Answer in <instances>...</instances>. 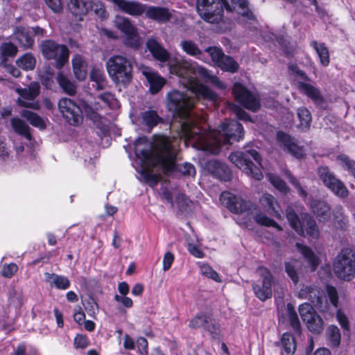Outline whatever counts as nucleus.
Instances as JSON below:
<instances>
[{
    "label": "nucleus",
    "mask_w": 355,
    "mask_h": 355,
    "mask_svg": "<svg viewBox=\"0 0 355 355\" xmlns=\"http://www.w3.org/2000/svg\"><path fill=\"white\" fill-rule=\"evenodd\" d=\"M146 48L156 60L165 62L170 58L168 51L155 38L151 37L147 40Z\"/></svg>",
    "instance_id": "obj_24"
},
{
    "label": "nucleus",
    "mask_w": 355,
    "mask_h": 355,
    "mask_svg": "<svg viewBox=\"0 0 355 355\" xmlns=\"http://www.w3.org/2000/svg\"><path fill=\"white\" fill-rule=\"evenodd\" d=\"M218 67L223 71L236 73L239 70V64L232 57L225 54Z\"/></svg>",
    "instance_id": "obj_51"
},
{
    "label": "nucleus",
    "mask_w": 355,
    "mask_h": 355,
    "mask_svg": "<svg viewBox=\"0 0 355 355\" xmlns=\"http://www.w3.org/2000/svg\"><path fill=\"white\" fill-rule=\"evenodd\" d=\"M297 114L300 120L297 127L303 132L308 131L312 122L311 112L306 107H300L297 110Z\"/></svg>",
    "instance_id": "obj_38"
},
{
    "label": "nucleus",
    "mask_w": 355,
    "mask_h": 355,
    "mask_svg": "<svg viewBox=\"0 0 355 355\" xmlns=\"http://www.w3.org/2000/svg\"><path fill=\"white\" fill-rule=\"evenodd\" d=\"M162 150L166 154L165 161L160 159L162 162H164L162 169L164 174L166 175L168 173L179 172L184 176H194L196 175V168L192 164L185 162L183 164H178L176 163L177 155L175 147L172 144L169 149L166 145H163Z\"/></svg>",
    "instance_id": "obj_7"
},
{
    "label": "nucleus",
    "mask_w": 355,
    "mask_h": 355,
    "mask_svg": "<svg viewBox=\"0 0 355 355\" xmlns=\"http://www.w3.org/2000/svg\"><path fill=\"white\" fill-rule=\"evenodd\" d=\"M40 92V86L37 82H31L28 87L17 89L19 95L26 100L35 99Z\"/></svg>",
    "instance_id": "obj_43"
},
{
    "label": "nucleus",
    "mask_w": 355,
    "mask_h": 355,
    "mask_svg": "<svg viewBox=\"0 0 355 355\" xmlns=\"http://www.w3.org/2000/svg\"><path fill=\"white\" fill-rule=\"evenodd\" d=\"M301 253L310 265L311 270L312 272L315 271L320 264V259L313 250L309 246L302 245Z\"/></svg>",
    "instance_id": "obj_48"
},
{
    "label": "nucleus",
    "mask_w": 355,
    "mask_h": 355,
    "mask_svg": "<svg viewBox=\"0 0 355 355\" xmlns=\"http://www.w3.org/2000/svg\"><path fill=\"white\" fill-rule=\"evenodd\" d=\"M232 94L235 101L245 109L256 112L261 108L259 95L251 92L242 83L236 82L233 85Z\"/></svg>",
    "instance_id": "obj_8"
},
{
    "label": "nucleus",
    "mask_w": 355,
    "mask_h": 355,
    "mask_svg": "<svg viewBox=\"0 0 355 355\" xmlns=\"http://www.w3.org/2000/svg\"><path fill=\"white\" fill-rule=\"evenodd\" d=\"M10 125L17 135L25 137L28 141L32 139L31 128L24 121L18 117H12L10 119Z\"/></svg>",
    "instance_id": "obj_35"
},
{
    "label": "nucleus",
    "mask_w": 355,
    "mask_h": 355,
    "mask_svg": "<svg viewBox=\"0 0 355 355\" xmlns=\"http://www.w3.org/2000/svg\"><path fill=\"white\" fill-rule=\"evenodd\" d=\"M92 4V10L94 11L96 17L101 20H105L108 17L109 13L106 10L104 4L101 1L93 0V3Z\"/></svg>",
    "instance_id": "obj_60"
},
{
    "label": "nucleus",
    "mask_w": 355,
    "mask_h": 355,
    "mask_svg": "<svg viewBox=\"0 0 355 355\" xmlns=\"http://www.w3.org/2000/svg\"><path fill=\"white\" fill-rule=\"evenodd\" d=\"M298 87L315 105L321 106L324 103V98L318 88L304 82H300Z\"/></svg>",
    "instance_id": "obj_26"
},
{
    "label": "nucleus",
    "mask_w": 355,
    "mask_h": 355,
    "mask_svg": "<svg viewBox=\"0 0 355 355\" xmlns=\"http://www.w3.org/2000/svg\"><path fill=\"white\" fill-rule=\"evenodd\" d=\"M204 331L208 332L213 340H219L220 338V325L216 322L214 317L211 319L210 323H208Z\"/></svg>",
    "instance_id": "obj_58"
},
{
    "label": "nucleus",
    "mask_w": 355,
    "mask_h": 355,
    "mask_svg": "<svg viewBox=\"0 0 355 355\" xmlns=\"http://www.w3.org/2000/svg\"><path fill=\"white\" fill-rule=\"evenodd\" d=\"M336 160L345 170L348 171L355 179V160L351 159L345 154H340L336 156Z\"/></svg>",
    "instance_id": "obj_53"
},
{
    "label": "nucleus",
    "mask_w": 355,
    "mask_h": 355,
    "mask_svg": "<svg viewBox=\"0 0 355 355\" xmlns=\"http://www.w3.org/2000/svg\"><path fill=\"white\" fill-rule=\"evenodd\" d=\"M282 347L281 355H291L295 353L297 347L296 340L294 336L289 332H284L280 339Z\"/></svg>",
    "instance_id": "obj_36"
},
{
    "label": "nucleus",
    "mask_w": 355,
    "mask_h": 355,
    "mask_svg": "<svg viewBox=\"0 0 355 355\" xmlns=\"http://www.w3.org/2000/svg\"><path fill=\"white\" fill-rule=\"evenodd\" d=\"M232 11H236L238 14L239 23L244 25L250 23L255 24L258 23L257 16L249 8L248 0H230Z\"/></svg>",
    "instance_id": "obj_16"
},
{
    "label": "nucleus",
    "mask_w": 355,
    "mask_h": 355,
    "mask_svg": "<svg viewBox=\"0 0 355 355\" xmlns=\"http://www.w3.org/2000/svg\"><path fill=\"white\" fill-rule=\"evenodd\" d=\"M310 208L320 221H327L331 218V207L329 203L321 199H313L310 201Z\"/></svg>",
    "instance_id": "obj_20"
},
{
    "label": "nucleus",
    "mask_w": 355,
    "mask_h": 355,
    "mask_svg": "<svg viewBox=\"0 0 355 355\" xmlns=\"http://www.w3.org/2000/svg\"><path fill=\"white\" fill-rule=\"evenodd\" d=\"M180 47L182 51L190 56L200 58L202 55V51L200 49L198 44L191 40H184L180 42Z\"/></svg>",
    "instance_id": "obj_46"
},
{
    "label": "nucleus",
    "mask_w": 355,
    "mask_h": 355,
    "mask_svg": "<svg viewBox=\"0 0 355 355\" xmlns=\"http://www.w3.org/2000/svg\"><path fill=\"white\" fill-rule=\"evenodd\" d=\"M141 123L146 125L149 130L159 123H164V119L161 117L156 110H149L141 113Z\"/></svg>",
    "instance_id": "obj_30"
},
{
    "label": "nucleus",
    "mask_w": 355,
    "mask_h": 355,
    "mask_svg": "<svg viewBox=\"0 0 355 355\" xmlns=\"http://www.w3.org/2000/svg\"><path fill=\"white\" fill-rule=\"evenodd\" d=\"M205 51L208 53L212 61L218 66L220 63L225 53L221 48L217 46H208L205 49Z\"/></svg>",
    "instance_id": "obj_63"
},
{
    "label": "nucleus",
    "mask_w": 355,
    "mask_h": 355,
    "mask_svg": "<svg viewBox=\"0 0 355 355\" xmlns=\"http://www.w3.org/2000/svg\"><path fill=\"white\" fill-rule=\"evenodd\" d=\"M73 74L77 80L83 81L87 76V63L80 54L75 55L71 60Z\"/></svg>",
    "instance_id": "obj_28"
},
{
    "label": "nucleus",
    "mask_w": 355,
    "mask_h": 355,
    "mask_svg": "<svg viewBox=\"0 0 355 355\" xmlns=\"http://www.w3.org/2000/svg\"><path fill=\"white\" fill-rule=\"evenodd\" d=\"M215 5H213L214 8H211L212 6L211 0L207 2L209 10L201 11L199 14L200 17L206 21L211 24L218 23L223 18L224 14V9L228 12H232L231 6L227 0H214Z\"/></svg>",
    "instance_id": "obj_13"
},
{
    "label": "nucleus",
    "mask_w": 355,
    "mask_h": 355,
    "mask_svg": "<svg viewBox=\"0 0 355 355\" xmlns=\"http://www.w3.org/2000/svg\"><path fill=\"white\" fill-rule=\"evenodd\" d=\"M303 266V263L296 259H292L284 262L285 272L295 285H297L300 281Z\"/></svg>",
    "instance_id": "obj_25"
},
{
    "label": "nucleus",
    "mask_w": 355,
    "mask_h": 355,
    "mask_svg": "<svg viewBox=\"0 0 355 355\" xmlns=\"http://www.w3.org/2000/svg\"><path fill=\"white\" fill-rule=\"evenodd\" d=\"M166 107L173 119L182 121L179 135L185 139H194L202 134L198 122L191 117L193 100L187 94L172 89L166 95Z\"/></svg>",
    "instance_id": "obj_1"
},
{
    "label": "nucleus",
    "mask_w": 355,
    "mask_h": 355,
    "mask_svg": "<svg viewBox=\"0 0 355 355\" xmlns=\"http://www.w3.org/2000/svg\"><path fill=\"white\" fill-rule=\"evenodd\" d=\"M208 169L212 176L222 182H229L232 178V171L224 162L213 160L207 164Z\"/></svg>",
    "instance_id": "obj_18"
},
{
    "label": "nucleus",
    "mask_w": 355,
    "mask_h": 355,
    "mask_svg": "<svg viewBox=\"0 0 355 355\" xmlns=\"http://www.w3.org/2000/svg\"><path fill=\"white\" fill-rule=\"evenodd\" d=\"M140 174L144 178V182L151 188L155 187L162 179L160 175L153 173L150 169H143Z\"/></svg>",
    "instance_id": "obj_55"
},
{
    "label": "nucleus",
    "mask_w": 355,
    "mask_h": 355,
    "mask_svg": "<svg viewBox=\"0 0 355 355\" xmlns=\"http://www.w3.org/2000/svg\"><path fill=\"white\" fill-rule=\"evenodd\" d=\"M224 135V143L232 145L243 140L245 131L243 125L236 120H229L221 125Z\"/></svg>",
    "instance_id": "obj_15"
},
{
    "label": "nucleus",
    "mask_w": 355,
    "mask_h": 355,
    "mask_svg": "<svg viewBox=\"0 0 355 355\" xmlns=\"http://www.w3.org/2000/svg\"><path fill=\"white\" fill-rule=\"evenodd\" d=\"M113 2L125 13L132 16H141L145 12L146 5L138 1L127 0H112Z\"/></svg>",
    "instance_id": "obj_21"
},
{
    "label": "nucleus",
    "mask_w": 355,
    "mask_h": 355,
    "mask_svg": "<svg viewBox=\"0 0 355 355\" xmlns=\"http://www.w3.org/2000/svg\"><path fill=\"white\" fill-rule=\"evenodd\" d=\"M115 26L125 35V44L127 46L137 49L141 46L140 37L137 28L130 19L116 15L114 19Z\"/></svg>",
    "instance_id": "obj_11"
},
{
    "label": "nucleus",
    "mask_w": 355,
    "mask_h": 355,
    "mask_svg": "<svg viewBox=\"0 0 355 355\" xmlns=\"http://www.w3.org/2000/svg\"><path fill=\"white\" fill-rule=\"evenodd\" d=\"M144 75L150 85L149 90L153 94L158 93L166 84V79L157 72H145Z\"/></svg>",
    "instance_id": "obj_31"
},
{
    "label": "nucleus",
    "mask_w": 355,
    "mask_h": 355,
    "mask_svg": "<svg viewBox=\"0 0 355 355\" xmlns=\"http://www.w3.org/2000/svg\"><path fill=\"white\" fill-rule=\"evenodd\" d=\"M200 272L207 277L214 280L216 282H221L222 279L218 273L207 263H203L200 266Z\"/></svg>",
    "instance_id": "obj_61"
},
{
    "label": "nucleus",
    "mask_w": 355,
    "mask_h": 355,
    "mask_svg": "<svg viewBox=\"0 0 355 355\" xmlns=\"http://www.w3.org/2000/svg\"><path fill=\"white\" fill-rule=\"evenodd\" d=\"M175 202L179 211L184 213L188 211L191 201L186 194L178 193L175 198Z\"/></svg>",
    "instance_id": "obj_62"
},
{
    "label": "nucleus",
    "mask_w": 355,
    "mask_h": 355,
    "mask_svg": "<svg viewBox=\"0 0 355 355\" xmlns=\"http://www.w3.org/2000/svg\"><path fill=\"white\" fill-rule=\"evenodd\" d=\"M298 311L302 322L310 332L314 335H320L323 332L324 322L310 303L301 304Z\"/></svg>",
    "instance_id": "obj_9"
},
{
    "label": "nucleus",
    "mask_w": 355,
    "mask_h": 355,
    "mask_svg": "<svg viewBox=\"0 0 355 355\" xmlns=\"http://www.w3.org/2000/svg\"><path fill=\"white\" fill-rule=\"evenodd\" d=\"M302 294L304 297L311 301L314 306H318L322 304V298L320 291L315 286H306L301 290Z\"/></svg>",
    "instance_id": "obj_41"
},
{
    "label": "nucleus",
    "mask_w": 355,
    "mask_h": 355,
    "mask_svg": "<svg viewBox=\"0 0 355 355\" xmlns=\"http://www.w3.org/2000/svg\"><path fill=\"white\" fill-rule=\"evenodd\" d=\"M17 67L26 71L33 70L36 65V59L31 53H26L16 60Z\"/></svg>",
    "instance_id": "obj_44"
},
{
    "label": "nucleus",
    "mask_w": 355,
    "mask_h": 355,
    "mask_svg": "<svg viewBox=\"0 0 355 355\" xmlns=\"http://www.w3.org/2000/svg\"><path fill=\"white\" fill-rule=\"evenodd\" d=\"M325 288L330 303L334 308L338 309L339 306V296L336 288L332 285L327 284Z\"/></svg>",
    "instance_id": "obj_64"
},
{
    "label": "nucleus",
    "mask_w": 355,
    "mask_h": 355,
    "mask_svg": "<svg viewBox=\"0 0 355 355\" xmlns=\"http://www.w3.org/2000/svg\"><path fill=\"white\" fill-rule=\"evenodd\" d=\"M260 203L267 212L280 220L282 218L283 211L277 200L270 193H264L260 198Z\"/></svg>",
    "instance_id": "obj_22"
},
{
    "label": "nucleus",
    "mask_w": 355,
    "mask_h": 355,
    "mask_svg": "<svg viewBox=\"0 0 355 355\" xmlns=\"http://www.w3.org/2000/svg\"><path fill=\"white\" fill-rule=\"evenodd\" d=\"M311 46L316 51L320 64L324 67H327L330 62L329 53L328 48L324 42L318 43L313 40L311 42Z\"/></svg>",
    "instance_id": "obj_40"
},
{
    "label": "nucleus",
    "mask_w": 355,
    "mask_h": 355,
    "mask_svg": "<svg viewBox=\"0 0 355 355\" xmlns=\"http://www.w3.org/2000/svg\"><path fill=\"white\" fill-rule=\"evenodd\" d=\"M171 144V141L170 137L162 135L159 137L156 140L154 146V151H152L150 149H142L140 150L137 149L135 150V153L136 155L144 162L150 163L153 167L159 166L162 170L164 162H162L160 159L165 161L166 159V154L162 151V146L163 145H166L169 149Z\"/></svg>",
    "instance_id": "obj_6"
},
{
    "label": "nucleus",
    "mask_w": 355,
    "mask_h": 355,
    "mask_svg": "<svg viewBox=\"0 0 355 355\" xmlns=\"http://www.w3.org/2000/svg\"><path fill=\"white\" fill-rule=\"evenodd\" d=\"M270 183L280 193L287 194L290 189L286 182L279 175L276 174H270L268 176Z\"/></svg>",
    "instance_id": "obj_54"
},
{
    "label": "nucleus",
    "mask_w": 355,
    "mask_h": 355,
    "mask_svg": "<svg viewBox=\"0 0 355 355\" xmlns=\"http://www.w3.org/2000/svg\"><path fill=\"white\" fill-rule=\"evenodd\" d=\"M106 67L113 82L127 86L132 81L133 66L127 58L122 55H113L107 61Z\"/></svg>",
    "instance_id": "obj_3"
},
{
    "label": "nucleus",
    "mask_w": 355,
    "mask_h": 355,
    "mask_svg": "<svg viewBox=\"0 0 355 355\" xmlns=\"http://www.w3.org/2000/svg\"><path fill=\"white\" fill-rule=\"evenodd\" d=\"M21 115L22 117L25 118L31 125L41 130L46 128L44 120L38 114L31 110H23L21 112Z\"/></svg>",
    "instance_id": "obj_39"
},
{
    "label": "nucleus",
    "mask_w": 355,
    "mask_h": 355,
    "mask_svg": "<svg viewBox=\"0 0 355 355\" xmlns=\"http://www.w3.org/2000/svg\"><path fill=\"white\" fill-rule=\"evenodd\" d=\"M44 277L45 282L51 287H55L58 290H67L71 286L70 280L66 276L46 272L44 273Z\"/></svg>",
    "instance_id": "obj_29"
},
{
    "label": "nucleus",
    "mask_w": 355,
    "mask_h": 355,
    "mask_svg": "<svg viewBox=\"0 0 355 355\" xmlns=\"http://www.w3.org/2000/svg\"><path fill=\"white\" fill-rule=\"evenodd\" d=\"M254 219L257 224L261 226L268 227H272L280 232L283 230L282 227L274 219L268 217L265 214L261 212L256 213V214L254 216Z\"/></svg>",
    "instance_id": "obj_49"
},
{
    "label": "nucleus",
    "mask_w": 355,
    "mask_h": 355,
    "mask_svg": "<svg viewBox=\"0 0 355 355\" xmlns=\"http://www.w3.org/2000/svg\"><path fill=\"white\" fill-rule=\"evenodd\" d=\"M98 98L102 101L110 110H116L119 107V102L111 92H104L98 95Z\"/></svg>",
    "instance_id": "obj_57"
},
{
    "label": "nucleus",
    "mask_w": 355,
    "mask_h": 355,
    "mask_svg": "<svg viewBox=\"0 0 355 355\" xmlns=\"http://www.w3.org/2000/svg\"><path fill=\"white\" fill-rule=\"evenodd\" d=\"M93 0H69L68 9L71 15L83 21V17L92 10Z\"/></svg>",
    "instance_id": "obj_19"
},
{
    "label": "nucleus",
    "mask_w": 355,
    "mask_h": 355,
    "mask_svg": "<svg viewBox=\"0 0 355 355\" xmlns=\"http://www.w3.org/2000/svg\"><path fill=\"white\" fill-rule=\"evenodd\" d=\"M17 52V46L11 42H3L0 45V54L3 62L10 57H15Z\"/></svg>",
    "instance_id": "obj_52"
},
{
    "label": "nucleus",
    "mask_w": 355,
    "mask_h": 355,
    "mask_svg": "<svg viewBox=\"0 0 355 355\" xmlns=\"http://www.w3.org/2000/svg\"><path fill=\"white\" fill-rule=\"evenodd\" d=\"M286 217L288 221L290 226L296 233L304 236V230L302 225V221L300 220L297 214L291 207H288L286 209Z\"/></svg>",
    "instance_id": "obj_34"
},
{
    "label": "nucleus",
    "mask_w": 355,
    "mask_h": 355,
    "mask_svg": "<svg viewBox=\"0 0 355 355\" xmlns=\"http://www.w3.org/2000/svg\"><path fill=\"white\" fill-rule=\"evenodd\" d=\"M333 269L338 279L351 281L355 277V254L349 248H343L334 261Z\"/></svg>",
    "instance_id": "obj_5"
},
{
    "label": "nucleus",
    "mask_w": 355,
    "mask_h": 355,
    "mask_svg": "<svg viewBox=\"0 0 355 355\" xmlns=\"http://www.w3.org/2000/svg\"><path fill=\"white\" fill-rule=\"evenodd\" d=\"M56 80L64 93L71 96L76 95L77 93V85L76 82L69 79L62 71H59L58 73Z\"/></svg>",
    "instance_id": "obj_33"
},
{
    "label": "nucleus",
    "mask_w": 355,
    "mask_h": 355,
    "mask_svg": "<svg viewBox=\"0 0 355 355\" xmlns=\"http://www.w3.org/2000/svg\"><path fill=\"white\" fill-rule=\"evenodd\" d=\"M326 187L335 196L340 198H345L349 195V191L347 187L344 182L338 178H336V180L332 181V183L329 184Z\"/></svg>",
    "instance_id": "obj_45"
},
{
    "label": "nucleus",
    "mask_w": 355,
    "mask_h": 355,
    "mask_svg": "<svg viewBox=\"0 0 355 355\" xmlns=\"http://www.w3.org/2000/svg\"><path fill=\"white\" fill-rule=\"evenodd\" d=\"M277 140L281 143L282 149L297 159L304 156V149L299 146L290 135L279 130L277 132Z\"/></svg>",
    "instance_id": "obj_17"
},
{
    "label": "nucleus",
    "mask_w": 355,
    "mask_h": 355,
    "mask_svg": "<svg viewBox=\"0 0 355 355\" xmlns=\"http://www.w3.org/2000/svg\"><path fill=\"white\" fill-rule=\"evenodd\" d=\"M219 200L230 212L236 214L245 213L251 208L249 201L227 191L220 193Z\"/></svg>",
    "instance_id": "obj_12"
},
{
    "label": "nucleus",
    "mask_w": 355,
    "mask_h": 355,
    "mask_svg": "<svg viewBox=\"0 0 355 355\" xmlns=\"http://www.w3.org/2000/svg\"><path fill=\"white\" fill-rule=\"evenodd\" d=\"M287 313L291 327L295 334H300L302 333L301 323L294 306L291 303L287 304Z\"/></svg>",
    "instance_id": "obj_47"
},
{
    "label": "nucleus",
    "mask_w": 355,
    "mask_h": 355,
    "mask_svg": "<svg viewBox=\"0 0 355 355\" xmlns=\"http://www.w3.org/2000/svg\"><path fill=\"white\" fill-rule=\"evenodd\" d=\"M213 318L211 312L199 311L189 321V327L192 329L205 328L208 323H210Z\"/></svg>",
    "instance_id": "obj_32"
},
{
    "label": "nucleus",
    "mask_w": 355,
    "mask_h": 355,
    "mask_svg": "<svg viewBox=\"0 0 355 355\" xmlns=\"http://www.w3.org/2000/svg\"><path fill=\"white\" fill-rule=\"evenodd\" d=\"M317 174L325 187L329 184L332 183V181L336 180L337 178L327 166H318L317 168Z\"/></svg>",
    "instance_id": "obj_50"
},
{
    "label": "nucleus",
    "mask_w": 355,
    "mask_h": 355,
    "mask_svg": "<svg viewBox=\"0 0 355 355\" xmlns=\"http://www.w3.org/2000/svg\"><path fill=\"white\" fill-rule=\"evenodd\" d=\"M58 108L65 121L71 125L77 127L83 122V114L80 104L69 98H62L58 101Z\"/></svg>",
    "instance_id": "obj_10"
},
{
    "label": "nucleus",
    "mask_w": 355,
    "mask_h": 355,
    "mask_svg": "<svg viewBox=\"0 0 355 355\" xmlns=\"http://www.w3.org/2000/svg\"><path fill=\"white\" fill-rule=\"evenodd\" d=\"M302 225L304 230V235L311 239H318L320 231L317 223L313 217L306 215L302 219Z\"/></svg>",
    "instance_id": "obj_37"
},
{
    "label": "nucleus",
    "mask_w": 355,
    "mask_h": 355,
    "mask_svg": "<svg viewBox=\"0 0 355 355\" xmlns=\"http://www.w3.org/2000/svg\"><path fill=\"white\" fill-rule=\"evenodd\" d=\"M40 50L45 60H54L53 67L58 70L63 69L69 62L70 51L66 44L46 39L42 42Z\"/></svg>",
    "instance_id": "obj_4"
},
{
    "label": "nucleus",
    "mask_w": 355,
    "mask_h": 355,
    "mask_svg": "<svg viewBox=\"0 0 355 355\" xmlns=\"http://www.w3.org/2000/svg\"><path fill=\"white\" fill-rule=\"evenodd\" d=\"M262 271L261 284L257 283L252 284V290L255 296L261 301L265 302L270 298L272 295V285L273 282V275L270 270L266 267H260Z\"/></svg>",
    "instance_id": "obj_14"
},
{
    "label": "nucleus",
    "mask_w": 355,
    "mask_h": 355,
    "mask_svg": "<svg viewBox=\"0 0 355 355\" xmlns=\"http://www.w3.org/2000/svg\"><path fill=\"white\" fill-rule=\"evenodd\" d=\"M55 71L49 68L46 69L40 77L42 85L47 89H51L54 85Z\"/></svg>",
    "instance_id": "obj_59"
},
{
    "label": "nucleus",
    "mask_w": 355,
    "mask_h": 355,
    "mask_svg": "<svg viewBox=\"0 0 355 355\" xmlns=\"http://www.w3.org/2000/svg\"><path fill=\"white\" fill-rule=\"evenodd\" d=\"M15 37L21 46L24 49H32L35 44L30 27L17 26L14 32Z\"/></svg>",
    "instance_id": "obj_27"
},
{
    "label": "nucleus",
    "mask_w": 355,
    "mask_h": 355,
    "mask_svg": "<svg viewBox=\"0 0 355 355\" xmlns=\"http://www.w3.org/2000/svg\"><path fill=\"white\" fill-rule=\"evenodd\" d=\"M197 93L200 95L203 99H206L211 102H216L218 98V94L215 92L208 86L203 84L198 85Z\"/></svg>",
    "instance_id": "obj_56"
},
{
    "label": "nucleus",
    "mask_w": 355,
    "mask_h": 355,
    "mask_svg": "<svg viewBox=\"0 0 355 355\" xmlns=\"http://www.w3.org/2000/svg\"><path fill=\"white\" fill-rule=\"evenodd\" d=\"M146 17L159 23H166L171 18V13L168 8L150 6L145 8Z\"/></svg>",
    "instance_id": "obj_23"
},
{
    "label": "nucleus",
    "mask_w": 355,
    "mask_h": 355,
    "mask_svg": "<svg viewBox=\"0 0 355 355\" xmlns=\"http://www.w3.org/2000/svg\"><path fill=\"white\" fill-rule=\"evenodd\" d=\"M252 159L261 165V155L253 148L233 152L229 155L230 161L243 173L257 180H261L263 178V173L261 169L253 163Z\"/></svg>",
    "instance_id": "obj_2"
},
{
    "label": "nucleus",
    "mask_w": 355,
    "mask_h": 355,
    "mask_svg": "<svg viewBox=\"0 0 355 355\" xmlns=\"http://www.w3.org/2000/svg\"><path fill=\"white\" fill-rule=\"evenodd\" d=\"M326 336L329 343V345L332 349L338 348L340 345L341 334L336 325L331 324L326 330Z\"/></svg>",
    "instance_id": "obj_42"
}]
</instances>
